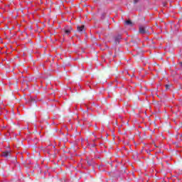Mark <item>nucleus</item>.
<instances>
[{"label":"nucleus","instance_id":"1","mask_svg":"<svg viewBox=\"0 0 182 182\" xmlns=\"http://www.w3.org/2000/svg\"><path fill=\"white\" fill-rule=\"evenodd\" d=\"M73 31V28L72 26H66L64 28V33L65 35H69L70 33V31Z\"/></svg>","mask_w":182,"mask_h":182},{"label":"nucleus","instance_id":"12","mask_svg":"<svg viewBox=\"0 0 182 182\" xmlns=\"http://www.w3.org/2000/svg\"><path fill=\"white\" fill-rule=\"evenodd\" d=\"M156 97H159V95H157V94H156Z\"/></svg>","mask_w":182,"mask_h":182},{"label":"nucleus","instance_id":"4","mask_svg":"<svg viewBox=\"0 0 182 182\" xmlns=\"http://www.w3.org/2000/svg\"><path fill=\"white\" fill-rule=\"evenodd\" d=\"M77 30L80 33H85V26H77Z\"/></svg>","mask_w":182,"mask_h":182},{"label":"nucleus","instance_id":"3","mask_svg":"<svg viewBox=\"0 0 182 182\" xmlns=\"http://www.w3.org/2000/svg\"><path fill=\"white\" fill-rule=\"evenodd\" d=\"M87 165L92 166V165H95V161H93L92 159L87 157Z\"/></svg>","mask_w":182,"mask_h":182},{"label":"nucleus","instance_id":"7","mask_svg":"<svg viewBox=\"0 0 182 182\" xmlns=\"http://www.w3.org/2000/svg\"><path fill=\"white\" fill-rule=\"evenodd\" d=\"M125 23L126 25H129V26H132V22L130 21H127Z\"/></svg>","mask_w":182,"mask_h":182},{"label":"nucleus","instance_id":"2","mask_svg":"<svg viewBox=\"0 0 182 182\" xmlns=\"http://www.w3.org/2000/svg\"><path fill=\"white\" fill-rule=\"evenodd\" d=\"M10 154H11V151H6L1 153V156L7 159V158H9Z\"/></svg>","mask_w":182,"mask_h":182},{"label":"nucleus","instance_id":"6","mask_svg":"<svg viewBox=\"0 0 182 182\" xmlns=\"http://www.w3.org/2000/svg\"><path fill=\"white\" fill-rule=\"evenodd\" d=\"M181 138H182V135H176V140H177L178 142L182 141V139Z\"/></svg>","mask_w":182,"mask_h":182},{"label":"nucleus","instance_id":"8","mask_svg":"<svg viewBox=\"0 0 182 182\" xmlns=\"http://www.w3.org/2000/svg\"><path fill=\"white\" fill-rule=\"evenodd\" d=\"M166 90H168V89H170V85H166Z\"/></svg>","mask_w":182,"mask_h":182},{"label":"nucleus","instance_id":"9","mask_svg":"<svg viewBox=\"0 0 182 182\" xmlns=\"http://www.w3.org/2000/svg\"><path fill=\"white\" fill-rule=\"evenodd\" d=\"M174 145H176V146H178V141L174 142Z\"/></svg>","mask_w":182,"mask_h":182},{"label":"nucleus","instance_id":"10","mask_svg":"<svg viewBox=\"0 0 182 182\" xmlns=\"http://www.w3.org/2000/svg\"><path fill=\"white\" fill-rule=\"evenodd\" d=\"M179 65H180V66H181V67H182V63H179Z\"/></svg>","mask_w":182,"mask_h":182},{"label":"nucleus","instance_id":"11","mask_svg":"<svg viewBox=\"0 0 182 182\" xmlns=\"http://www.w3.org/2000/svg\"><path fill=\"white\" fill-rule=\"evenodd\" d=\"M137 2V0H134V3L136 4Z\"/></svg>","mask_w":182,"mask_h":182},{"label":"nucleus","instance_id":"13","mask_svg":"<svg viewBox=\"0 0 182 182\" xmlns=\"http://www.w3.org/2000/svg\"><path fill=\"white\" fill-rule=\"evenodd\" d=\"M125 105H127V102H125V104H124Z\"/></svg>","mask_w":182,"mask_h":182},{"label":"nucleus","instance_id":"5","mask_svg":"<svg viewBox=\"0 0 182 182\" xmlns=\"http://www.w3.org/2000/svg\"><path fill=\"white\" fill-rule=\"evenodd\" d=\"M147 32V27H139V33H146Z\"/></svg>","mask_w":182,"mask_h":182}]
</instances>
